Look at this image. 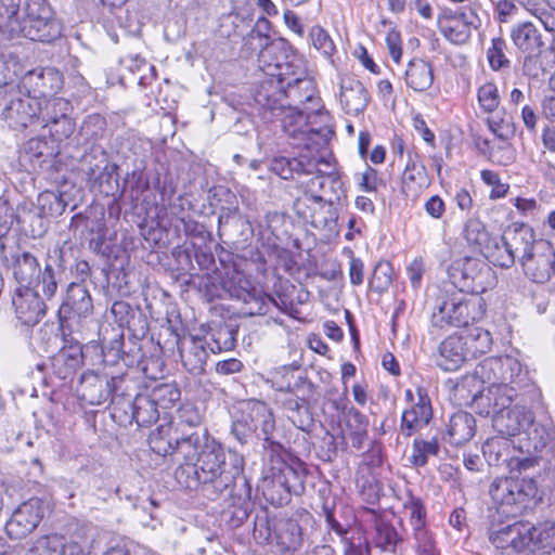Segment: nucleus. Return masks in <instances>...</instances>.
<instances>
[{
  "mask_svg": "<svg viewBox=\"0 0 555 555\" xmlns=\"http://www.w3.org/2000/svg\"><path fill=\"white\" fill-rule=\"evenodd\" d=\"M235 336L236 331L231 326H219L211 334L212 345H210V350L212 352H221L233 349L236 341Z\"/></svg>",
  "mask_w": 555,
  "mask_h": 555,
  "instance_id": "8fccbe9b",
  "label": "nucleus"
},
{
  "mask_svg": "<svg viewBox=\"0 0 555 555\" xmlns=\"http://www.w3.org/2000/svg\"><path fill=\"white\" fill-rule=\"evenodd\" d=\"M475 431L476 421L470 413L460 411L450 417L447 433L451 443L461 446L469 441Z\"/></svg>",
  "mask_w": 555,
  "mask_h": 555,
  "instance_id": "c85d7f7f",
  "label": "nucleus"
},
{
  "mask_svg": "<svg viewBox=\"0 0 555 555\" xmlns=\"http://www.w3.org/2000/svg\"><path fill=\"white\" fill-rule=\"evenodd\" d=\"M482 12L481 7L477 2H472L466 7H463L454 15L464 22L473 30L478 29L481 26L480 13Z\"/></svg>",
  "mask_w": 555,
  "mask_h": 555,
  "instance_id": "69168bd1",
  "label": "nucleus"
},
{
  "mask_svg": "<svg viewBox=\"0 0 555 555\" xmlns=\"http://www.w3.org/2000/svg\"><path fill=\"white\" fill-rule=\"evenodd\" d=\"M404 80L406 86L412 90L416 92L426 91L434 81L431 65L422 59L411 60L404 73Z\"/></svg>",
  "mask_w": 555,
  "mask_h": 555,
  "instance_id": "cd10ccee",
  "label": "nucleus"
},
{
  "mask_svg": "<svg viewBox=\"0 0 555 555\" xmlns=\"http://www.w3.org/2000/svg\"><path fill=\"white\" fill-rule=\"evenodd\" d=\"M439 452V443L436 438L428 441L423 439H415L413 442V450L411 462L415 466H425L429 455H437Z\"/></svg>",
  "mask_w": 555,
  "mask_h": 555,
  "instance_id": "49530a36",
  "label": "nucleus"
},
{
  "mask_svg": "<svg viewBox=\"0 0 555 555\" xmlns=\"http://www.w3.org/2000/svg\"><path fill=\"white\" fill-rule=\"evenodd\" d=\"M258 428L266 447H270L273 451L281 448L275 440L276 425L271 408L266 402L255 399L241 403L238 415L231 427L233 436L240 443L245 444Z\"/></svg>",
  "mask_w": 555,
  "mask_h": 555,
  "instance_id": "7ed1b4c3",
  "label": "nucleus"
},
{
  "mask_svg": "<svg viewBox=\"0 0 555 555\" xmlns=\"http://www.w3.org/2000/svg\"><path fill=\"white\" fill-rule=\"evenodd\" d=\"M272 488H282L285 495H280L279 503L288 499L292 492L298 494L304 490V480L299 473L289 465L284 464L280 473L272 479Z\"/></svg>",
  "mask_w": 555,
  "mask_h": 555,
  "instance_id": "72a5a7b5",
  "label": "nucleus"
},
{
  "mask_svg": "<svg viewBox=\"0 0 555 555\" xmlns=\"http://www.w3.org/2000/svg\"><path fill=\"white\" fill-rule=\"evenodd\" d=\"M449 276L462 292L474 296L485 293L495 283L492 269L485 261L470 257L455 260L449 269Z\"/></svg>",
  "mask_w": 555,
  "mask_h": 555,
  "instance_id": "0eeeda50",
  "label": "nucleus"
},
{
  "mask_svg": "<svg viewBox=\"0 0 555 555\" xmlns=\"http://www.w3.org/2000/svg\"><path fill=\"white\" fill-rule=\"evenodd\" d=\"M126 382L124 376H108L95 372H88L81 376V396L89 404L100 405L107 400L119 404L124 397L121 385Z\"/></svg>",
  "mask_w": 555,
  "mask_h": 555,
  "instance_id": "6e6552de",
  "label": "nucleus"
},
{
  "mask_svg": "<svg viewBox=\"0 0 555 555\" xmlns=\"http://www.w3.org/2000/svg\"><path fill=\"white\" fill-rule=\"evenodd\" d=\"M541 52L542 51H534V53H522V70L525 75L532 78H538L544 73L543 64L541 61Z\"/></svg>",
  "mask_w": 555,
  "mask_h": 555,
  "instance_id": "774afa93",
  "label": "nucleus"
},
{
  "mask_svg": "<svg viewBox=\"0 0 555 555\" xmlns=\"http://www.w3.org/2000/svg\"><path fill=\"white\" fill-rule=\"evenodd\" d=\"M93 309L89 291L83 284L70 283L67 286L66 295L61 304L57 313L61 322L74 317L86 318Z\"/></svg>",
  "mask_w": 555,
  "mask_h": 555,
  "instance_id": "2eb2a0df",
  "label": "nucleus"
},
{
  "mask_svg": "<svg viewBox=\"0 0 555 555\" xmlns=\"http://www.w3.org/2000/svg\"><path fill=\"white\" fill-rule=\"evenodd\" d=\"M525 275L535 283H545L555 274V249L540 238L535 249L521 263Z\"/></svg>",
  "mask_w": 555,
  "mask_h": 555,
  "instance_id": "9b49d317",
  "label": "nucleus"
},
{
  "mask_svg": "<svg viewBox=\"0 0 555 555\" xmlns=\"http://www.w3.org/2000/svg\"><path fill=\"white\" fill-rule=\"evenodd\" d=\"M345 425L347 434L366 431L369 426V420L360 411L351 408L346 413Z\"/></svg>",
  "mask_w": 555,
  "mask_h": 555,
  "instance_id": "338daca9",
  "label": "nucleus"
},
{
  "mask_svg": "<svg viewBox=\"0 0 555 555\" xmlns=\"http://www.w3.org/2000/svg\"><path fill=\"white\" fill-rule=\"evenodd\" d=\"M40 99L17 90L11 94L2 111V118L14 130L25 129L38 122Z\"/></svg>",
  "mask_w": 555,
  "mask_h": 555,
  "instance_id": "1a4fd4ad",
  "label": "nucleus"
},
{
  "mask_svg": "<svg viewBox=\"0 0 555 555\" xmlns=\"http://www.w3.org/2000/svg\"><path fill=\"white\" fill-rule=\"evenodd\" d=\"M511 38L521 53L542 51L544 42L537 27L530 22L518 23L512 28Z\"/></svg>",
  "mask_w": 555,
  "mask_h": 555,
  "instance_id": "bb28decb",
  "label": "nucleus"
},
{
  "mask_svg": "<svg viewBox=\"0 0 555 555\" xmlns=\"http://www.w3.org/2000/svg\"><path fill=\"white\" fill-rule=\"evenodd\" d=\"M369 93L362 82L352 76L345 75L339 81V103L345 113L358 115L369 104Z\"/></svg>",
  "mask_w": 555,
  "mask_h": 555,
  "instance_id": "f3484780",
  "label": "nucleus"
},
{
  "mask_svg": "<svg viewBox=\"0 0 555 555\" xmlns=\"http://www.w3.org/2000/svg\"><path fill=\"white\" fill-rule=\"evenodd\" d=\"M159 409H170L180 400V389L176 384H158L149 392Z\"/></svg>",
  "mask_w": 555,
  "mask_h": 555,
  "instance_id": "79ce46f5",
  "label": "nucleus"
},
{
  "mask_svg": "<svg viewBox=\"0 0 555 555\" xmlns=\"http://www.w3.org/2000/svg\"><path fill=\"white\" fill-rule=\"evenodd\" d=\"M179 350L182 364L191 374L197 375L204 372L208 352L203 338L191 336L181 343Z\"/></svg>",
  "mask_w": 555,
  "mask_h": 555,
  "instance_id": "b1692460",
  "label": "nucleus"
},
{
  "mask_svg": "<svg viewBox=\"0 0 555 555\" xmlns=\"http://www.w3.org/2000/svg\"><path fill=\"white\" fill-rule=\"evenodd\" d=\"M46 128H49L50 132V141H55L59 145L60 143L69 138L75 130V122L73 121L69 115L57 119L51 125H47Z\"/></svg>",
  "mask_w": 555,
  "mask_h": 555,
  "instance_id": "bf43d9fd",
  "label": "nucleus"
},
{
  "mask_svg": "<svg viewBox=\"0 0 555 555\" xmlns=\"http://www.w3.org/2000/svg\"><path fill=\"white\" fill-rule=\"evenodd\" d=\"M278 543L286 550H298L302 542V529L294 519H285L279 522L275 528Z\"/></svg>",
  "mask_w": 555,
  "mask_h": 555,
  "instance_id": "4c0bfd02",
  "label": "nucleus"
},
{
  "mask_svg": "<svg viewBox=\"0 0 555 555\" xmlns=\"http://www.w3.org/2000/svg\"><path fill=\"white\" fill-rule=\"evenodd\" d=\"M60 152V146L55 141H50L46 137H39L33 138L24 144L21 157L35 170L44 166H51Z\"/></svg>",
  "mask_w": 555,
  "mask_h": 555,
  "instance_id": "a211bd4d",
  "label": "nucleus"
},
{
  "mask_svg": "<svg viewBox=\"0 0 555 555\" xmlns=\"http://www.w3.org/2000/svg\"><path fill=\"white\" fill-rule=\"evenodd\" d=\"M46 513L44 502L31 498L22 503L5 524V530L12 539H23L30 534L40 524Z\"/></svg>",
  "mask_w": 555,
  "mask_h": 555,
  "instance_id": "9d476101",
  "label": "nucleus"
},
{
  "mask_svg": "<svg viewBox=\"0 0 555 555\" xmlns=\"http://www.w3.org/2000/svg\"><path fill=\"white\" fill-rule=\"evenodd\" d=\"M490 131L500 140H507L514 133V127L511 117L504 108L496 109L487 118Z\"/></svg>",
  "mask_w": 555,
  "mask_h": 555,
  "instance_id": "c03bdc74",
  "label": "nucleus"
},
{
  "mask_svg": "<svg viewBox=\"0 0 555 555\" xmlns=\"http://www.w3.org/2000/svg\"><path fill=\"white\" fill-rule=\"evenodd\" d=\"M415 547L420 555H438L433 534L426 528V525L412 529Z\"/></svg>",
  "mask_w": 555,
  "mask_h": 555,
  "instance_id": "6e6d98bb",
  "label": "nucleus"
},
{
  "mask_svg": "<svg viewBox=\"0 0 555 555\" xmlns=\"http://www.w3.org/2000/svg\"><path fill=\"white\" fill-rule=\"evenodd\" d=\"M538 492L533 478L522 477H499L495 478L489 488L492 500L503 506H509L511 513H519L525 509L528 503L535 498Z\"/></svg>",
  "mask_w": 555,
  "mask_h": 555,
  "instance_id": "39448f33",
  "label": "nucleus"
},
{
  "mask_svg": "<svg viewBox=\"0 0 555 555\" xmlns=\"http://www.w3.org/2000/svg\"><path fill=\"white\" fill-rule=\"evenodd\" d=\"M469 359L462 335H451L438 346L437 365L443 371H456Z\"/></svg>",
  "mask_w": 555,
  "mask_h": 555,
  "instance_id": "6ab92c4d",
  "label": "nucleus"
},
{
  "mask_svg": "<svg viewBox=\"0 0 555 555\" xmlns=\"http://www.w3.org/2000/svg\"><path fill=\"white\" fill-rule=\"evenodd\" d=\"M228 291L231 297L242 300L243 302H249L250 299L254 298L253 294L256 292L249 280L240 274L229 282Z\"/></svg>",
  "mask_w": 555,
  "mask_h": 555,
  "instance_id": "4d7b16f0",
  "label": "nucleus"
},
{
  "mask_svg": "<svg viewBox=\"0 0 555 555\" xmlns=\"http://www.w3.org/2000/svg\"><path fill=\"white\" fill-rule=\"evenodd\" d=\"M64 272L63 249L57 247L48 255L44 268L36 279L41 293L47 301L51 300L57 291L59 282Z\"/></svg>",
  "mask_w": 555,
  "mask_h": 555,
  "instance_id": "aec40b11",
  "label": "nucleus"
},
{
  "mask_svg": "<svg viewBox=\"0 0 555 555\" xmlns=\"http://www.w3.org/2000/svg\"><path fill=\"white\" fill-rule=\"evenodd\" d=\"M304 162L297 158L276 157L271 162L270 169L284 180L293 178L294 172L302 171Z\"/></svg>",
  "mask_w": 555,
  "mask_h": 555,
  "instance_id": "864d4df0",
  "label": "nucleus"
},
{
  "mask_svg": "<svg viewBox=\"0 0 555 555\" xmlns=\"http://www.w3.org/2000/svg\"><path fill=\"white\" fill-rule=\"evenodd\" d=\"M522 434L526 435L528 440V444L526 446L528 453L531 451L540 452L552 440L551 428L542 424L534 423V420L532 421V425H530V427Z\"/></svg>",
  "mask_w": 555,
  "mask_h": 555,
  "instance_id": "37998d69",
  "label": "nucleus"
},
{
  "mask_svg": "<svg viewBox=\"0 0 555 555\" xmlns=\"http://www.w3.org/2000/svg\"><path fill=\"white\" fill-rule=\"evenodd\" d=\"M12 304L16 318L21 323L29 326L38 324L48 310L39 293L27 286H20L14 291Z\"/></svg>",
  "mask_w": 555,
  "mask_h": 555,
  "instance_id": "f8f14e48",
  "label": "nucleus"
},
{
  "mask_svg": "<svg viewBox=\"0 0 555 555\" xmlns=\"http://www.w3.org/2000/svg\"><path fill=\"white\" fill-rule=\"evenodd\" d=\"M482 452L490 465L506 464L509 466L511 441L507 437L500 435L488 439L482 447Z\"/></svg>",
  "mask_w": 555,
  "mask_h": 555,
  "instance_id": "e433bc0d",
  "label": "nucleus"
},
{
  "mask_svg": "<svg viewBox=\"0 0 555 555\" xmlns=\"http://www.w3.org/2000/svg\"><path fill=\"white\" fill-rule=\"evenodd\" d=\"M26 93L44 100L52 98L57 90L62 88V76L59 70L52 67L36 68L28 72L22 79Z\"/></svg>",
  "mask_w": 555,
  "mask_h": 555,
  "instance_id": "4468645a",
  "label": "nucleus"
},
{
  "mask_svg": "<svg viewBox=\"0 0 555 555\" xmlns=\"http://www.w3.org/2000/svg\"><path fill=\"white\" fill-rule=\"evenodd\" d=\"M495 11L500 23H509L521 17L526 10L516 0H496Z\"/></svg>",
  "mask_w": 555,
  "mask_h": 555,
  "instance_id": "052dcab7",
  "label": "nucleus"
},
{
  "mask_svg": "<svg viewBox=\"0 0 555 555\" xmlns=\"http://www.w3.org/2000/svg\"><path fill=\"white\" fill-rule=\"evenodd\" d=\"M266 43L264 47L260 50L258 54V64L259 67L266 72L270 76H278L280 78V81H283L282 73H275L274 70H278L281 68L280 63L278 60H273L272 56L275 54V52L279 50V46L274 42H268V38H264Z\"/></svg>",
  "mask_w": 555,
  "mask_h": 555,
  "instance_id": "de8ad7c7",
  "label": "nucleus"
},
{
  "mask_svg": "<svg viewBox=\"0 0 555 555\" xmlns=\"http://www.w3.org/2000/svg\"><path fill=\"white\" fill-rule=\"evenodd\" d=\"M312 201L320 204L319 210L314 211L311 216V222L315 228L335 230L338 214L334 207V197H324L322 195H312Z\"/></svg>",
  "mask_w": 555,
  "mask_h": 555,
  "instance_id": "2f4dec72",
  "label": "nucleus"
},
{
  "mask_svg": "<svg viewBox=\"0 0 555 555\" xmlns=\"http://www.w3.org/2000/svg\"><path fill=\"white\" fill-rule=\"evenodd\" d=\"M404 509L409 513L410 525L413 528L426 525V509L420 498L409 493L403 503Z\"/></svg>",
  "mask_w": 555,
  "mask_h": 555,
  "instance_id": "13d9d810",
  "label": "nucleus"
},
{
  "mask_svg": "<svg viewBox=\"0 0 555 555\" xmlns=\"http://www.w3.org/2000/svg\"><path fill=\"white\" fill-rule=\"evenodd\" d=\"M40 264L37 258L28 251L17 255L13 262V275L20 286L29 287L39 278Z\"/></svg>",
  "mask_w": 555,
  "mask_h": 555,
  "instance_id": "7c9ffc66",
  "label": "nucleus"
},
{
  "mask_svg": "<svg viewBox=\"0 0 555 555\" xmlns=\"http://www.w3.org/2000/svg\"><path fill=\"white\" fill-rule=\"evenodd\" d=\"M533 526L528 522L515 521L506 526L500 527L490 532V541L496 548L512 552H521L530 547L533 541L531 530Z\"/></svg>",
  "mask_w": 555,
  "mask_h": 555,
  "instance_id": "ddd939ff",
  "label": "nucleus"
},
{
  "mask_svg": "<svg viewBox=\"0 0 555 555\" xmlns=\"http://www.w3.org/2000/svg\"><path fill=\"white\" fill-rule=\"evenodd\" d=\"M376 545L385 551L395 552L400 541L397 530L388 522L380 521L376 525Z\"/></svg>",
  "mask_w": 555,
  "mask_h": 555,
  "instance_id": "3c124183",
  "label": "nucleus"
},
{
  "mask_svg": "<svg viewBox=\"0 0 555 555\" xmlns=\"http://www.w3.org/2000/svg\"><path fill=\"white\" fill-rule=\"evenodd\" d=\"M66 543L56 534L37 539L26 551L25 555H62Z\"/></svg>",
  "mask_w": 555,
  "mask_h": 555,
  "instance_id": "a19ab883",
  "label": "nucleus"
},
{
  "mask_svg": "<svg viewBox=\"0 0 555 555\" xmlns=\"http://www.w3.org/2000/svg\"><path fill=\"white\" fill-rule=\"evenodd\" d=\"M391 267L389 262H378L372 273L370 285L377 292H383L391 284Z\"/></svg>",
  "mask_w": 555,
  "mask_h": 555,
  "instance_id": "680f3d73",
  "label": "nucleus"
},
{
  "mask_svg": "<svg viewBox=\"0 0 555 555\" xmlns=\"http://www.w3.org/2000/svg\"><path fill=\"white\" fill-rule=\"evenodd\" d=\"M244 493L233 495L232 503L229 505V513L235 526H238L248 518L253 507L250 500L251 490L246 480H244Z\"/></svg>",
  "mask_w": 555,
  "mask_h": 555,
  "instance_id": "ea45409f",
  "label": "nucleus"
},
{
  "mask_svg": "<svg viewBox=\"0 0 555 555\" xmlns=\"http://www.w3.org/2000/svg\"><path fill=\"white\" fill-rule=\"evenodd\" d=\"M462 337L470 359L489 352L493 344L490 332L479 326L468 330Z\"/></svg>",
  "mask_w": 555,
  "mask_h": 555,
  "instance_id": "f704fd0d",
  "label": "nucleus"
},
{
  "mask_svg": "<svg viewBox=\"0 0 555 555\" xmlns=\"http://www.w3.org/2000/svg\"><path fill=\"white\" fill-rule=\"evenodd\" d=\"M177 427H188L190 429L202 427V417L195 406L184 404L178 410Z\"/></svg>",
  "mask_w": 555,
  "mask_h": 555,
  "instance_id": "0e129e2a",
  "label": "nucleus"
},
{
  "mask_svg": "<svg viewBox=\"0 0 555 555\" xmlns=\"http://www.w3.org/2000/svg\"><path fill=\"white\" fill-rule=\"evenodd\" d=\"M477 382L488 387L486 393L485 389H478L473 395V404L477 413L492 417V426L499 435L518 436L532 425L530 410L518 404L511 406L515 398L525 393L540 398L539 389L517 358L503 356L482 360L472 376L463 378L457 389L475 386Z\"/></svg>",
  "mask_w": 555,
  "mask_h": 555,
  "instance_id": "f257e3e1",
  "label": "nucleus"
},
{
  "mask_svg": "<svg viewBox=\"0 0 555 555\" xmlns=\"http://www.w3.org/2000/svg\"><path fill=\"white\" fill-rule=\"evenodd\" d=\"M341 182L335 168L331 170H321L318 168V175L313 176L307 182V198L312 201V195H322L324 197L333 196L334 201L340 198Z\"/></svg>",
  "mask_w": 555,
  "mask_h": 555,
  "instance_id": "393cba45",
  "label": "nucleus"
},
{
  "mask_svg": "<svg viewBox=\"0 0 555 555\" xmlns=\"http://www.w3.org/2000/svg\"><path fill=\"white\" fill-rule=\"evenodd\" d=\"M73 107L70 103L63 98H49L40 100V113L38 115V124L42 127L70 115Z\"/></svg>",
  "mask_w": 555,
  "mask_h": 555,
  "instance_id": "473e14b6",
  "label": "nucleus"
},
{
  "mask_svg": "<svg viewBox=\"0 0 555 555\" xmlns=\"http://www.w3.org/2000/svg\"><path fill=\"white\" fill-rule=\"evenodd\" d=\"M402 192L406 197L415 198L423 189L428 186V177L426 168L412 156L405 164L401 176Z\"/></svg>",
  "mask_w": 555,
  "mask_h": 555,
  "instance_id": "a878e982",
  "label": "nucleus"
},
{
  "mask_svg": "<svg viewBox=\"0 0 555 555\" xmlns=\"http://www.w3.org/2000/svg\"><path fill=\"white\" fill-rule=\"evenodd\" d=\"M82 364V349L79 345L64 346L50 359L52 373L60 379L74 377Z\"/></svg>",
  "mask_w": 555,
  "mask_h": 555,
  "instance_id": "412c9836",
  "label": "nucleus"
},
{
  "mask_svg": "<svg viewBox=\"0 0 555 555\" xmlns=\"http://www.w3.org/2000/svg\"><path fill=\"white\" fill-rule=\"evenodd\" d=\"M503 240L506 241L516 260L518 259L521 263L535 249L540 238L535 237L530 225L514 222L504 230Z\"/></svg>",
  "mask_w": 555,
  "mask_h": 555,
  "instance_id": "dca6fc26",
  "label": "nucleus"
},
{
  "mask_svg": "<svg viewBox=\"0 0 555 555\" xmlns=\"http://www.w3.org/2000/svg\"><path fill=\"white\" fill-rule=\"evenodd\" d=\"M39 203L43 211L51 216L62 215L66 208V202L54 192H44L39 196Z\"/></svg>",
  "mask_w": 555,
  "mask_h": 555,
  "instance_id": "e2e57ef3",
  "label": "nucleus"
},
{
  "mask_svg": "<svg viewBox=\"0 0 555 555\" xmlns=\"http://www.w3.org/2000/svg\"><path fill=\"white\" fill-rule=\"evenodd\" d=\"M483 254L490 262L501 268H511L516 261L512 249L507 247L506 241L503 240V235L500 238L488 240Z\"/></svg>",
  "mask_w": 555,
  "mask_h": 555,
  "instance_id": "c9c22d12",
  "label": "nucleus"
},
{
  "mask_svg": "<svg viewBox=\"0 0 555 555\" xmlns=\"http://www.w3.org/2000/svg\"><path fill=\"white\" fill-rule=\"evenodd\" d=\"M478 103L480 108L487 113H494L501 103L499 89L493 82H486L478 88L477 92Z\"/></svg>",
  "mask_w": 555,
  "mask_h": 555,
  "instance_id": "a18cd8bd",
  "label": "nucleus"
},
{
  "mask_svg": "<svg viewBox=\"0 0 555 555\" xmlns=\"http://www.w3.org/2000/svg\"><path fill=\"white\" fill-rule=\"evenodd\" d=\"M533 541L530 546L533 548H555V524L545 522L539 528L531 530Z\"/></svg>",
  "mask_w": 555,
  "mask_h": 555,
  "instance_id": "603ef678",
  "label": "nucleus"
},
{
  "mask_svg": "<svg viewBox=\"0 0 555 555\" xmlns=\"http://www.w3.org/2000/svg\"><path fill=\"white\" fill-rule=\"evenodd\" d=\"M132 418L139 426H150L159 417V408L149 393H139L128 402Z\"/></svg>",
  "mask_w": 555,
  "mask_h": 555,
  "instance_id": "c756f323",
  "label": "nucleus"
},
{
  "mask_svg": "<svg viewBox=\"0 0 555 555\" xmlns=\"http://www.w3.org/2000/svg\"><path fill=\"white\" fill-rule=\"evenodd\" d=\"M433 417L431 404L427 396L418 393V401L405 410L401 418V430L406 437L428 425Z\"/></svg>",
  "mask_w": 555,
  "mask_h": 555,
  "instance_id": "5701e85b",
  "label": "nucleus"
},
{
  "mask_svg": "<svg viewBox=\"0 0 555 555\" xmlns=\"http://www.w3.org/2000/svg\"><path fill=\"white\" fill-rule=\"evenodd\" d=\"M47 13L48 10L43 9L41 15H27L21 28L26 38L34 41H51L60 35L57 23L50 18Z\"/></svg>",
  "mask_w": 555,
  "mask_h": 555,
  "instance_id": "4be33fe9",
  "label": "nucleus"
},
{
  "mask_svg": "<svg viewBox=\"0 0 555 555\" xmlns=\"http://www.w3.org/2000/svg\"><path fill=\"white\" fill-rule=\"evenodd\" d=\"M327 115L320 108L311 112L291 107L284 115L282 127L285 133L298 141L307 150L323 147L333 131L325 125Z\"/></svg>",
  "mask_w": 555,
  "mask_h": 555,
  "instance_id": "20e7f679",
  "label": "nucleus"
},
{
  "mask_svg": "<svg viewBox=\"0 0 555 555\" xmlns=\"http://www.w3.org/2000/svg\"><path fill=\"white\" fill-rule=\"evenodd\" d=\"M182 459L175 472L176 480L184 488L201 489L210 500L231 493L244 469V460L205 433L193 434L179 443Z\"/></svg>",
  "mask_w": 555,
  "mask_h": 555,
  "instance_id": "f03ea898",
  "label": "nucleus"
},
{
  "mask_svg": "<svg viewBox=\"0 0 555 555\" xmlns=\"http://www.w3.org/2000/svg\"><path fill=\"white\" fill-rule=\"evenodd\" d=\"M177 431H180V435L175 437V446H172L171 442H168L167 447L158 446L157 439L155 437H152L151 438L152 449L159 454L163 453L164 455H166L168 453H172V452H175L179 455V443H180V441H182V439H186L189 436H191L193 434H198L201 431L205 433L206 437H209L207 429L204 427L193 428V429H190L188 427H177Z\"/></svg>",
  "mask_w": 555,
  "mask_h": 555,
  "instance_id": "5fc2aeb1",
  "label": "nucleus"
},
{
  "mask_svg": "<svg viewBox=\"0 0 555 555\" xmlns=\"http://www.w3.org/2000/svg\"><path fill=\"white\" fill-rule=\"evenodd\" d=\"M506 42L498 37L491 41V47L487 51V59L493 70L507 69L511 66L509 60L505 55Z\"/></svg>",
  "mask_w": 555,
  "mask_h": 555,
  "instance_id": "09e8293b",
  "label": "nucleus"
},
{
  "mask_svg": "<svg viewBox=\"0 0 555 555\" xmlns=\"http://www.w3.org/2000/svg\"><path fill=\"white\" fill-rule=\"evenodd\" d=\"M486 305L481 297H452L446 300L433 313V326L467 327L470 323L480 320L486 312Z\"/></svg>",
  "mask_w": 555,
  "mask_h": 555,
  "instance_id": "423d86ee",
  "label": "nucleus"
},
{
  "mask_svg": "<svg viewBox=\"0 0 555 555\" xmlns=\"http://www.w3.org/2000/svg\"><path fill=\"white\" fill-rule=\"evenodd\" d=\"M441 33L443 36L451 42L455 44H464L466 43L473 33V29L469 28L464 22H462L454 14L446 17V20L441 24Z\"/></svg>",
  "mask_w": 555,
  "mask_h": 555,
  "instance_id": "58836bf2",
  "label": "nucleus"
}]
</instances>
